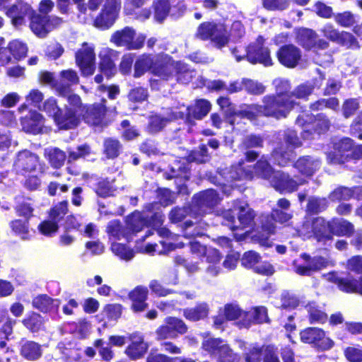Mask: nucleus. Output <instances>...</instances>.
<instances>
[{
  "mask_svg": "<svg viewBox=\"0 0 362 362\" xmlns=\"http://www.w3.org/2000/svg\"><path fill=\"white\" fill-rule=\"evenodd\" d=\"M274 93L265 95L259 104L262 117L272 118L275 120L286 119L291 111L298 105L296 100H290L284 93L279 80L272 81Z\"/></svg>",
  "mask_w": 362,
  "mask_h": 362,
  "instance_id": "1",
  "label": "nucleus"
},
{
  "mask_svg": "<svg viewBox=\"0 0 362 362\" xmlns=\"http://www.w3.org/2000/svg\"><path fill=\"white\" fill-rule=\"evenodd\" d=\"M362 159V144H356L350 137L344 136L332 143V149L327 153L328 164L345 165Z\"/></svg>",
  "mask_w": 362,
  "mask_h": 362,
  "instance_id": "2",
  "label": "nucleus"
},
{
  "mask_svg": "<svg viewBox=\"0 0 362 362\" xmlns=\"http://www.w3.org/2000/svg\"><path fill=\"white\" fill-rule=\"evenodd\" d=\"M68 104L64 106V112L57 115V127L60 130H69L76 128L83 121L86 105L76 93L64 96Z\"/></svg>",
  "mask_w": 362,
  "mask_h": 362,
  "instance_id": "3",
  "label": "nucleus"
},
{
  "mask_svg": "<svg viewBox=\"0 0 362 362\" xmlns=\"http://www.w3.org/2000/svg\"><path fill=\"white\" fill-rule=\"evenodd\" d=\"M296 124L303 128L300 136L304 140H313L328 132L332 125L331 121L325 113L313 115L306 112L296 119Z\"/></svg>",
  "mask_w": 362,
  "mask_h": 362,
  "instance_id": "4",
  "label": "nucleus"
},
{
  "mask_svg": "<svg viewBox=\"0 0 362 362\" xmlns=\"http://www.w3.org/2000/svg\"><path fill=\"white\" fill-rule=\"evenodd\" d=\"M225 224L233 231L253 228L255 225V211L245 202L235 201L232 208L223 214Z\"/></svg>",
  "mask_w": 362,
  "mask_h": 362,
  "instance_id": "5",
  "label": "nucleus"
},
{
  "mask_svg": "<svg viewBox=\"0 0 362 362\" xmlns=\"http://www.w3.org/2000/svg\"><path fill=\"white\" fill-rule=\"evenodd\" d=\"M298 232L300 235L308 238H313L316 242L323 245L333 240L329 221H327L322 216L313 218L311 221H304Z\"/></svg>",
  "mask_w": 362,
  "mask_h": 362,
  "instance_id": "6",
  "label": "nucleus"
},
{
  "mask_svg": "<svg viewBox=\"0 0 362 362\" xmlns=\"http://www.w3.org/2000/svg\"><path fill=\"white\" fill-rule=\"evenodd\" d=\"M194 37L202 41L211 40L218 49H221L229 42L226 28L222 24L214 21H204L200 23Z\"/></svg>",
  "mask_w": 362,
  "mask_h": 362,
  "instance_id": "7",
  "label": "nucleus"
},
{
  "mask_svg": "<svg viewBox=\"0 0 362 362\" xmlns=\"http://www.w3.org/2000/svg\"><path fill=\"white\" fill-rule=\"evenodd\" d=\"M245 54L236 55L237 62L246 59L251 64H262L264 66L273 65L269 49L264 45V39L259 35L255 42L250 43L245 47Z\"/></svg>",
  "mask_w": 362,
  "mask_h": 362,
  "instance_id": "8",
  "label": "nucleus"
},
{
  "mask_svg": "<svg viewBox=\"0 0 362 362\" xmlns=\"http://www.w3.org/2000/svg\"><path fill=\"white\" fill-rule=\"evenodd\" d=\"M329 262L323 256L312 257L307 252H303L299 258L293 261L292 265L295 273L302 276H310L313 274L325 269Z\"/></svg>",
  "mask_w": 362,
  "mask_h": 362,
  "instance_id": "9",
  "label": "nucleus"
},
{
  "mask_svg": "<svg viewBox=\"0 0 362 362\" xmlns=\"http://www.w3.org/2000/svg\"><path fill=\"white\" fill-rule=\"evenodd\" d=\"M122 0H106L95 18L93 25L100 30L111 28L119 18Z\"/></svg>",
  "mask_w": 362,
  "mask_h": 362,
  "instance_id": "10",
  "label": "nucleus"
},
{
  "mask_svg": "<svg viewBox=\"0 0 362 362\" xmlns=\"http://www.w3.org/2000/svg\"><path fill=\"white\" fill-rule=\"evenodd\" d=\"M221 199L216 190L208 189L196 193L192 197V210L194 218L203 217L214 211Z\"/></svg>",
  "mask_w": 362,
  "mask_h": 362,
  "instance_id": "11",
  "label": "nucleus"
},
{
  "mask_svg": "<svg viewBox=\"0 0 362 362\" xmlns=\"http://www.w3.org/2000/svg\"><path fill=\"white\" fill-rule=\"evenodd\" d=\"M145 40L146 36L143 34L136 37V30L129 26L115 30L110 39V41L117 47H124L127 50L141 49Z\"/></svg>",
  "mask_w": 362,
  "mask_h": 362,
  "instance_id": "12",
  "label": "nucleus"
},
{
  "mask_svg": "<svg viewBox=\"0 0 362 362\" xmlns=\"http://www.w3.org/2000/svg\"><path fill=\"white\" fill-rule=\"evenodd\" d=\"M170 0H153L149 8H144L136 13V19L145 21L152 16L154 22L162 24L170 14Z\"/></svg>",
  "mask_w": 362,
  "mask_h": 362,
  "instance_id": "13",
  "label": "nucleus"
},
{
  "mask_svg": "<svg viewBox=\"0 0 362 362\" xmlns=\"http://www.w3.org/2000/svg\"><path fill=\"white\" fill-rule=\"evenodd\" d=\"M14 166L18 173L22 175L37 170L44 173L45 170V163H41L40 156L29 150H23L18 152Z\"/></svg>",
  "mask_w": 362,
  "mask_h": 362,
  "instance_id": "14",
  "label": "nucleus"
},
{
  "mask_svg": "<svg viewBox=\"0 0 362 362\" xmlns=\"http://www.w3.org/2000/svg\"><path fill=\"white\" fill-rule=\"evenodd\" d=\"M296 40L305 51L324 50L329 46V42L318 38L317 33L308 28H300L296 32Z\"/></svg>",
  "mask_w": 362,
  "mask_h": 362,
  "instance_id": "15",
  "label": "nucleus"
},
{
  "mask_svg": "<svg viewBox=\"0 0 362 362\" xmlns=\"http://www.w3.org/2000/svg\"><path fill=\"white\" fill-rule=\"evenodd\" d=\"M164 322L156 331L158 339H173L186 334L188 331L185 322L177 317L168 316L165 318Z\"/></svg>",
  "mask_w": 362,
  "mask_h": 362,
  "instance_id": "16",
  "label": "nucleus"
},
{
  "mask_svg": "<svg viewBox=\"0 0 362 362\" xmlns=\"http://www.w3.org/2000/svg\"><path fill=\"white\" fill-rule=\"evenodd\" d=\"M106 100L100 103L87 104L83 122L90 127H99L105 125V118L108 111Z\"/></svg>",
  "mask_w": 362,
  "mask_h": 362,
  "instance_id": "17",
  "label": "nucleus"
},
{
  "mask_svg": "<svg viewBox=\"0 0 362 362\" xmlns=\"http://www.w3.org/2000/svg\"><path fill=\"white\" fill-rule=\"evenodd\" d=\"M76 63L79 67L82 75L89 76L94 74L95 70V54L94 49L87 42L82 44L75 54Z\"/></svg>",
  "mask_w": 362,
  "mask_h": 362,
  "instance_id": "18",
  "label": "nucleus"
},
{
  "mask_svg": "<svg viewBox=\"0 0 362 362\" xmlns=\"http://www.w3.org/2000/svg\"><path fill=\"white\" fill-rule=\"evenodd\" d=\"M277 79L286 93V96L290 100H296V99L308 100L315 90V86L309 81L300 83L293 89L292 84L288 79L284 78H277Z\"/></svg>",
  "mask_w": 362,
  "mask_h": 362,
  "instance_id": "19",
  "label": "nucleus"
},
{
  "mask_svg": "<svg viewBox=\"0 0 362 362\" xmlns=\"http://www.w3.org/2000/svg\"><path fill=\"white\" fill-rule=\"evenodd\" d=\"M305 182L304 179H300L298 181L288 173L281 171L276 172L271 180V185L281 194L292 193L296 191L300 185H303Z\"/></svg>",
  "mask_w": 362,
  "mask_h": 362,
  "instance_id": "20",
  "label": "nucleus"
},
{
  "mask_svg": "<svg viewBox=\"0 0 362 362\" xmlns=\"http://www.w3.org/2000/svg\"><path fill=\"white\" fill-rule=\"evenodd\" d=\"M270 324L271 320L268 315V310L264 305H257L251 308L250 311H245L243 317L238 321L240 328L248 329L252 325Z\"/></svg>",
  "mask_w": 362,
  "mask_h": 362,
  "instance_id": "21",
  "label": "nucleus"
},
{
  "mask_svg": "<svg viewBox=\"0 0 362 362\" xmlns=\"http://www.w3.org/2000/svg\"><path fill=\"white\" fill-rule=\"evenodd\" d=\"M276 56L279 64L288 69L296 67L302 59L300 49L293 44L281 45L276 51Z\"/></svg>",
  "mask_w": 362,
  "mask_h": 362,
  "instance_id": "22",
  "label": "nucleus"
},
{
  "mask_svg": "<svg viewBox=\"0 0 362 362\" xmlns=\"http://www.w3.org/2000/svg\"><path fill=\"white\" fill-rule=\"evenodd\" d=\"M34 9L30 4L21 0H17L13 5L7 8L6 16L11 18V23L15 27H19L25 23V17L29 18Z\"/></svg>",
  "mask_w": 362,
  "mask_h": 362,
  "instance_id": "23",
  "label": "nucleus"
},
{
  "mask_svg": "<svg viewBox=\"0 0 362 362\" xmlns=\"http://www.w3.org/2000/svg\"><path fill=\"white\" fill-rule=\"evenodd\" d=\"M300 340L305 344H313L314 346L322 350L330 349L333 346L331 340L329 344L325 341V332L318 327H309L300 332Z\"/></svg>",
  "mask_w": 362,
  "mask_h": 362,
  "instance_id": "24",
  "label": "nucleus"
},
{
  "mask_svg": "<svg viewBox=\"0 0 362 362\" xmlns=\"http://www.w3.org/2000/svg\"><path fill=\"white\" fill-rule=\"evenodd\" d=\"M127 338L130 343L126 347L124 353L134 361L143 358L148 349V345L145 342L144 337L139 332H134L129 334Z\"/></svg>",
  "mask_w": 362,
  "mask_h": 362,
  "instance_id": "25",
  "label": "nucleus"
},
{
  "mask_svg": "<svg viewBox=\"0 0 362 362\" xmlns=\"http://www.w3.org/2000/svg\"><path fill=\"white\" fill-rule=\"evenodd\" d=\"M211 109V103L204 98L196 99L193 104L187 105V122L190 125L194 127L196 125V120H202L210 112Z\"/></svg>",
  "mask_w": 362,
  "mask_h": 362,
  "instance_id": "26",
  "label": "nucleus"
},
{
  "mask_svg": "<svg viewBox=\"0 0 362 362\" xmlns=\"http://www.w3.org/2000/svg\"><path fill=\"white\" fill-rule=\"evenodd\" d=\"M20 356L29 361H35L42 358L43 350L42 345L33 340L21 339L18 342Z\"/></svg>",
  "mask_w": 362,
  "mask_h": 362,
  "instance_id": "27",
  "label": "nucleus"
},
{
  "mask_svg": "<svg viewBox=\"0 0 362 362\" xmlns=\"http://www.w3.org/2000/svg\"><path fill=\"white\" fill-rule=\"evenodd\" d=\"M98 68L100 73L107 78H112L117 72L115 59L116 52L112 49H106L99 54Z\"/></svg>",
  "mask_w": 362,
  "mask_h": 362,
  "instance_id": "28",
  "label": "nucleus"
},
{
  "mask_svg": "<svg viewBox=\"0 0 362 362\" xmlns=\"http://www.w3.org/2000/svg\"><path fill=\"white\" fill-rule=\"evenodd\" d=\"M44 121L40 113L32 111L21 119V124L24 132L36 135L42 132Z\"/></svg>",
  "mask_w": 362,
  "mask_h": 362,
  "instance_id": "29",
  "label": "nucleus"
},
{
  "mask_svg": "<svg viewBox=\"0 0 362 362\" xmlns=\"http://www.w3.org/2000/svg\"><path fill=\"white\" fill-rule=\"evenodd\" d=\"M322 162L320 159L310 156L299 157L294 163L293 167L302 175L307 177H312L321 167Z\"/></svg>",
  "mask_w": 362,
  "mask_h": 362,
  "instance_id": "30",
  "label": "nucleus"
},
{
  "mask_svg": "<svg viewBox=\"0 0 362 362\" xmlns=\"http://www.w3.org/2000/svg\"><path fill=\"white\" fill-rule=\"evenodd\" d=\"M148 288L143 286H137L129 293L128 297L132 301L131 309L133 312L141 313L148 308Z\"/></svg>",
  "mask_w": 362,
  "mask_h": 362,
  "instance_id": "31",
  "label": "nucleus"
},
{
  "mask_svg": "<svg viewBox=\"0 0 362 362\" xmlns=\"http://www.w3.org/2000/svg\"><path fill=\"white\" fill-rule=\"evenodd\" d=\"M295 156L294 151L286 147L283 142H279L271 152V159L274 163L282 167L289 165Z\"/></svg>",
  "mask_w": 362,
  "mask_h": 362,
  "instance_id": "32",
  "label": "nucleus"
},
{
  "mask_svg": "<svg viewBox=\"0 0 362 362\" xmlns=\"http://www.w3.org/2000/svg\"><path fill=\"white\" fill-rule=\"evenodd\" d=\"M60 81L59 96L64 97L71 94V86L79 83V77L75 70H62L59 73Z\"/></svg>",
  "mask_w": 362,
  "mask_h": 362,
  "instance_id": "33",
  "label": "nucleus"
},
{
  "mask_svg": "<svg viewBox=\"0 0 362 362\" xmlns=\"http://www.w3.org/2000/svg\"><path fill=\"white\" fill-rule=\"evenodd\" d=\"M332 237H351L355 228L354 224L343 218H332L329 220Z\"/></svg>",
  "mask_w": 362,
  "mask_h": 362,
  "instance_id": "34",
  "label": "nucleus"
},
{
  "mask_svg": "<svg viewBox=\"0 0 362 362\" xmlns=\"http://www.w3.org/2000/svg\"><path fill=\"white\" fill-rule=\"evenodd\" d=\"M57 348L59 351L63 362H78L81 358V349L77 347L76 343L74 341H61Z\"/></svg>",
  "mask_w": 362,
  "mask_h": 362,
  "instance_id": "35",
  "label": "nucleus"
},
{
  "mask_svg": "<svg viewBox=\"0 0 362 362\" xmlns=\"http://www.w3.org/2000/svg\"><path fill=\"white\" fill-rule=\"evenodd\" d=\"M148 224V217L138 211L131 213L127 217L125 229L128 233V238L132 234L141 231Z\"/></svg>",
  "mask_w": 362,
  "mask_h": 362,
  "instance_id": "36",
  "label": "nucleus"
},
{
  "mask_svg": "<svg viewBox=\"0 0 362 362\" xmlns=\"http://www.w3.org/2000/svg\"><path fill=\"white\" fill-rule=\"evenodd\" d=\"M123 145L115 137H106L103 141L102 153L106 160H115L123 152Z\"/></svg>",
  "mask_w": 362,
  "mask_h": 362,
  "instance_id": "37",
  "label": "nucleus"
},
{
  "mask_svg": "<svg viewBox=\"0 0 362 362\" xmlns=\"http://www.w3.org/2000/svg\"><path fill=\"white\" fill-rule=\"evenodd\" d=\"M23 325L31 333H37L45 329V319L35 311L28 312L21 321Z\"/></svg>",
  "mask_w": 362,
  "mask_h": 362,
  "instance_id": "38",
  "label": "nucleus"
},
{
  "mask_svg": "<svg viewBox=\"0 0 362 362\" xmlns=\"http://www.w3.org/2000/svg\"><path fill=\"white\" fill-rule=\"evenodd\" d=\"M30 28L33 33L40 38L45 37L48 32L47 16L37 13L34 10L30 18Z\"/></svg>",
  "mask_w": 362,
  "mask_h": 362,
  "instance_id": "39",
  "label": "nucleus"
},
{
  "mask_svg": "<svg viewBox=\"0 0 362 362\" xmlns=\"http://www.w3.org/2000/svg\"><path fill=\"white\" fill-rule=\"evenodd\" d=\"M16 324V320L6 316V320L0 327V350H4L5 354L11 351L7 342L11 339V337L13 333V327Z\"/></svg>",
  "mask_w": 362,
  "mask_h": 362,
  "instance_id": "40",
  "label": "nucleus"
},
{
  "mask_svg": "<svg viewBox=\"0 0 362 362\" xmlns=\"http://www.w3.org/2000/svg\"><path fill=\"white\" fill-rule=\"evenodd\" d=\"M330 281L344 293H358V279L353 276L343 277L334 275L331 277Z\"/></svg>",
  "mask_w": 362,
  "mask_h": 362,
  "instance_id": "41",
  "label": "nucleus"
},
{
  "mask_svg": "<svg viewBox=\"0 0 362 362\" xmlns=\"http://www.w3.org/2000/svg\"><path fill=\"white\" fill-rule=\"evenodd\" d=\"M152 74L163 80L168 81L174 77V61L154 62Z\"/></svg>",
  "mask_w": 362,
  "mask_h": 362,
  "instance_id": "42",
  "label": "nucleus"
},
{
  "mask_svg": "<svg viewBox=\"0 0 362 362\" xmlns=\"http://www.w3.org/2000/svg\"><path fill=\"white\" fill-rule=\"evenodd\" d=\"M209 310L206 303H199L194 308H185L183 316L189 321L197 322L206 317L209 315Z\"/></svg>",
  "mask_w": 362,
  "mask_h": 362,
  "instance_id": "43",
  "label": "nucleus"
},
{
  "mask_svg": "<svg viewBox=\"0 0 362 362\" xmlns=\"http://www.w3.org/2000/svg\"><path fill=\"white\" fill-rule=\"evenodd\" d=\"M240 107V109L237 113L238 117L240 119H247L252 122L257 121L259 117H262L259 103H243Z\"/></svg>",
  "mask_w": 362,
  "mask_h": 362,
  "instance_id": "44",
  "label": "nucleus"
},
{
  "mask_svg": "<svg viewBox=\"0 0 362 362\" xmlns=\"http://www.w3.org/2000/svg\"><path fill=\"white\" fill-rule=\"evenodd\" d=\"M211 153L209 152L207 145L202 144L197 149L191 150L187 156V160L189 163L204 164L210 161Z\"/></svg>",
  "mask_w": 362,
  "mask_h": 362,
  "instance_id": "45",
  "label": "nucleus"
},
{
  "mask_svg": "<svg viewBox=\"0 0 362 362\" xmlns=\"http://www.w3.org/2000/svg\"><path fill=\"white\" fill-rule=\"evenodd\" d=\"M55 300L47 294H39L32 300V306L42 313H48L55 308Z\"/></svg>",
  "mask_w": 362,
  "mask_h": 362,
  "instance_id": "46",
  "label": "nucleus"
},
{
  "mask_svg": "<svg viewBox=\"0 0 362 362\" xmlns=\"http://www.w3.org/2000/svg\"><path fill=\"white\" fill-rule=\"evenodd\" d=\"M305 308L308 312V321L310 324H324L327 321L328 316L327 313L317 305L315 303H308Z\"/></svg>",
  "mask_w": 362,
  "mask_h": 362,
  "instance_id": "47",
  "label": "nucleus"
},
{
  "mask_svg": "<svg viewBox=\"0 0 362 362\" xmlns=\"http://www.w3.org/2000/svg\"><path fill=\"white\" fill-rule=\"evenodd\" d=\"M153 64V58L150 54L141 55L134 62V77L139 78L148 70L152 71Z\"/></svg>",
  "mask_w": 362,
  "mask_h": 362,
  "instance_id": "48",
  "label": "nucleus"
},
{
  "mask_svg": "<svg viewBox=\"0 0 362 362\" xmlns=\"http://www.w3.org/2000/svg\"><path fill=\"white\" fill-rule=\"evenodd\" d=\"M11 232L23 240H27L30 236V223L27 219H13L9 222Z\"/></svg>",
  "mask_w": 362,
  "mask_h": 362,
  "instance_id": "49",
  "label": "nucleus"
},
{
  "mask_svg": "<svg viewBox=\"0 0 362 362\" xmlns=\"http://www.w3.org/2000/svg\"><path fill=\"white\" fill-rule=\"evenodd\" d=\"M349 334L351 335L362 334V322H345L344 327L335 333L337 338L342 341L348 339Z\"/></svg>",
  "mask_w": 362,
  "mask_h": 362,
  "instance_id": "50",
  "label": "nucleus"
},
{
  "mask_svg": "<svg viewBox=\"0 0 362 362\" xmlns=\"http://www.w3.org/2000/svg\"><path fill=\"white\" fill-rule=\"evenodd\" d=\"M329 206L326 197H310L308 200L306 211L310 215L318 214L325 211Z\"/></svg>",
  "mask_w": 362,
  "mask_h": 362,
  "instance_id": "51",
  "label": "nucleus"
},
{
  "mask_svg": "<svg viewBox=\"0 0 362 362\" xmlns=\"http://www.w3.org/2000/svg\"><path fill=\"white\" fill-rule=\"evenodd\" d=\"M45 156L54 169L61 168L64 165L66 158L65 152L59 148H51L45 153Z\"/></svg>",
  "mask_w": 362,
  "mask_h": 362,
  "instance_id": "52",
  "label": "nucleus"
},
{
  "mask_svg": "<svg viewBox=\"0 0 362 362\" xmlns=\"http://www.w3.org/2000/svg\"><path fill=\"white\" fill-rule=\"evenodd\" d=\"M189 65L182 61H174V76L180 83H188L192 78Z\"/></svg>",
  "mask_w": 362,
  "mask_h": 362,
  "instance_id": "53",
  "label": "nucleus"
},
{
  "mask_svg": "<svg viewBox=\"0 0 362 362\" xmlns=\"http://www.w3.org/2000/svg\"><path fill=\"white\" fill-rule=\"evenodd\" d=\"M269 344H257L250 347L247 352L244 354V360L245 362H262L264 357V353L268 349Z\"/></svg>",
  "mask_w": 362,
  "mask_h": 362,
  "instance_id": "54",
  "label": "nucleus"
},
{
  "mask_svg": "<svg viewBox=\"0 0 362 362\" xmlns=\"http://www.w3.org/2000/svg\"><path fill=\"white\" fill-rule=\"evenodd\" d=\"M253 172L258 177L264 180H269L275 173L274 169L266 159H259L253 166Z\"/></svg>",
  "mask_w": 362,
  "mask_h": 362,
  "instance_id": "55",
  "label": "nucleus"
},
{
  "mask_svg": "<svg viewBox=\"0 0 362 362\" xmlns=\"http://www.w3.org/2000/svg\"><path fill=\"white\" fill-rule=\"evenodd\" d=\"M68 212L69 202L65 199L52 205L48 211V217L49 219L59 223L64 219Z\"/></svg>",
  "mask_w": 362,
  "mask_h": 362,
  "instance_id": "56",
  "label": "nucleus"
},
{
  "mask_svg": "<svg viewBox=\"0 0 362 362\" xmlns=\"http://www.w3.org/2000/svg\"><path fill=\"white\" fill-rule=\"evenodd\" d=\"M188 215L194 217L192 205L183 207L175 206L170 211L169 219L173 223H178L182 222Z\"/></svg>",
  "mask_w": 362,
  "mask_h": 362,
  "instance_id": "57",
  "label": "nucleus"
},
{
  "mask_svg": "<svg viewBox=\"0 0 362 362\" xmlns=\"http://www.w3.org/2000/svg\"><path fill=\"white\" fill-rule=\"evenodd\" d=\"M261 228V230L257 231L253 235V238L261 245L270 247L272 244L270 243L269 238L272 234L274 233L275 226L273 224L262 225Z\"/></svg>",
  "mask_w": 362,
  "mask_h": 362,
  "instance_id": "58",
  "label": "nucleus"
},
{
  "mask_svg": "<svg viewBox=\"0 0 362 362\" xmlns=\"http://www.w3.org/2000/svg\"><path fill=\"white\" fill-rule=\"evenodd\" d=\"M221 338L209 337L202 342V349L211 356L217 355L223 346Z\"/></svg>",
  "mask_w": 362,
  "mask_h": 362,
  "instance_id": "59",
  "label": "nucleus"
},
{
  "mask_svg": "<svg viewBox=\"0 0 362 362\" xmlns=\"http://www.w3.org/2000/svg\"><path fill=\"white\" fill-rule=\"evenodd\" d=\"M95 194L101 198H107L114 195L115 189L107 178L98 181L93 189Z\"/></svg>",
  "mask_w": 362,
  "mask_h": 362,
  "instance_id": "60",
  "label": "nucleus"
},
{
  "mask_svg": "<svg viewBox=\"0 0 362 362\" xmlns=\"http://www.w3.org/2000/svg\"><path fill=\"white\" fill-rule=\"evenodd\" d=\"M336 43L346 49H357L360 48L357 38L353 34L346 31L340 32Z\"/></svg>",
  "mask_w": 362,
  "mask_h": 362,
  "instance_id": "61",
  "label": "nucleus"
},
{
  "mask_svg": "<svg viewBox=\"0 0 362 362\" xmlns=\"http://www.w3.org/2000/svg\"><path fill=\"white\" fill-rule=\"evenodd\" d=\"M240 355L235 352L228 344H224L217 354L216 362H239Z\"/></svg>",
  "mask_w": 362,
  "mask_h": 362,
  "instance_id": "62",
  "label": "nucleus"
},
{
  "mask_svg": "<svg viewBox=\"0 0 362 362\" xmlns=\"http://www.w3.org/2000/svg\"><path fill=\"white\" fill-rule=\"evenodd\" d=\"M8 48L10 49L12 57L18 61L25 58L28 52L26 44L18 40L11 41L8 45Z\"/></svg>",
  "mask_w": 362,
  "mask_h": 362,
  "instance_id": "63",
  "label": "nucleus"
},
{
  "mask_svg": "<svg viewBox=\"0 0 362 362\" xmlns=\"http://www.w3.org/2000/svg\"><path fill=\"white\" fill-rule=\"evenodd\" d=\"M168 121L167 118L162 117L160 115H151L149 117L146 127L148 132L151 134L160 132L163 129Z\"/></svg>",
  "mask_w": 362,
  "mask_h": 362,
  "instance_id": "64",
  "label": "nucleus"
}]
</instances>
